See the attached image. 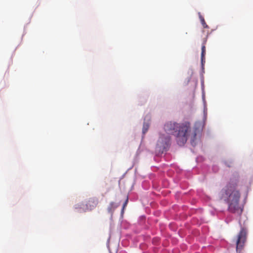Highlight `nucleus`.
I'll list each match as a JSON object with an SVG mask.
<instances>
[{"label":"nucleus","instance_id":"obj_1","mask_svg":"<svg viewBox=\"0 0 253 253\" xmlns=\"http://www.w3.org/2000/svg\"><path fill=\"white\" fill-rule=\"evenodd\" d=\"M164 130L169 134H176V141L180 146L186 143L188 137H190L192 141L196 139L199 130L196 126L194 130L191 133L190 124L189 122H184L181 124L174 122H168L164 125Z\"/></svg>","mask_w":253,"mask_h":253},{"label":"nucleus","instance_id":"obj_2","mask_svg":"<svg viewBox=\"0 0 253 253\" xmlns=\"http://www.w3.org/2000/svg\"><path fill=\"white\" fill-rule=\"evenodd\" d=\"M238 182V176L233 175L225 189L222 191V197L228 204V210L232 213L241 214L243 209L239 206V191L236 187Z\"/></svg>","mask_w":253,"mask_h":253},{"label":"nucleus","instance_id":"obj_3","mask_svg":"<svg viewBox=\"0 0 253 253\" xmlns=\"http://www.w3.org/2000/svg\"><path fill=\"white\" fill-rule=\"evenodd\" d=\"M247 239V231L242 228L237 237L234 239L236 245V251L240 253L243 249Z\"/></svg>","mask_w":253,"mask_h":253},{"label":"nucleus","instance_id":"obj_4","mask_svg":"<svg viewBox=\"0 0 253 253\" xmlns=\"http://www.w3.org/2000/svg\"><path fill=\"white\" fill-rule=\"evenodd\" d=\"M170 137L169 136H165L161 135L158 141L156 149L162 153L166 151L170 144Z\"/></svg>","mask_w":253,"mask_h":253},{"label":"nucleus","instance_id":"obj_5","mask_svg":"<svg viewBox=\"0 0 253 253\" xmlns=\"http://www.w3.org/2000/svg\"><path fill=\"white\" fill-rule=\"evenodd\" d=\"M98 201L97 198L93 197L89 198L85 204V209L86 210L91 211L94 209L98 205Z\"/></svg>","mask_w":253,"mask_h":253},{"label":"nucleus","instance_id":"obj_6","mask_svg":"<svg viewBox=\"0 0 253 253\" xmlns=\"http://www.w3.org/2000/svg\"><path fill=\"white\" fill-rule=\"evenodd\" d=\"M205 42L203 43L202 46V52H201V62L202 64H203L204 62H205V56L206 54V46H205Z\"/></svg>","mask_w":253,"mask_h":253},{"label":"nucleus","instance_id":"obj_7","mask_svg":"<svg viewBox=\"0 0 253 253\" xmlns=\"http://www.w3.org/2000/svg\"><path fill=\"white\" fill-rule=\"evenodd\" d=\"M199 18L200 19V21H201V24H202L203 27L204 28H209V26H208V25L206 24L205 21V19L204 18V17L201 15V14H200V13H199Z\"/></svg>","mask_w":253,"mask_h":253},{"label":"nucleus","instance_id":"obj_8","mask_svg":"<svg viewBox=\"0 0 253 253\" xmlns=\"http://www.w3.org/2000/svg\"><path fill=\"white\" fill-rule=\"evenodd\" d=\"M149 127V125L148 123H144L143 124L142 132L143 133L145 134L147 130H148Z\"/></svg>","mask_w":253,"mask_h":253},{"label":"nucleus","instance_id":"obj_9","mask_svg":"<svg viewBox=\"0 0 253 253\" xmlns=\"http://www.w3.org/2000/svg\"><path fill=\"white\" fill-rule=\"evenodd\" d=\"M127 203H128V198H127V199L125 201V203H124V205H123V209H122V212L124 211V210L126 206L127 205Z\"/></svg>","mask_w":253,"mask_h":253},{"label":"nucleus","instance_id":"obj_10","mask_svg":"<svg viewBox=\"0 0 253 253\" xmlns=\"http://www.w3.org/2000/svg\"><path fill=\"white\" fill-rule=\"evenodd\" d=\"M114 204H114V203H113V202H111V203H110V207H109V208H108V211H111V209H112V208H113V206H114Z\"/></svg>","mask_w":253,"mask_h":253}]
</instances>
